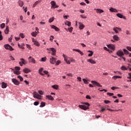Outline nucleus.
I'll return each mask as SVG.
<instances>
[{
    "label": "nucleus",
    "mask_w": 131,
    "mask_h": 131,
    "mask_svg": "<svg viewBox=\"0 0 131 131\" xmlns=\"http://www.w3.org/2000/svg\"><path fill=\"white\" fill-rule=\"evenodd\" d=\"M40 104H41L40 105V108H42V107H45V106H46V103L43 102H41Z\"/></svg>",
    "instance_id": "nucleus-40"
},
{
    "label": "nucleus",
    "mask_w": 131,
    "mask_h": 131,
    "mask_svg": "<svg viewBox=\"0 0 131 131\" xmlns=\"http://www.w3.org/2000/svg\"><path fill=\"white\" fill-rule=\"evenodd\" d=\"M38 93L40 94V95H43V92H42V91L41 90H39L38 91Z\"/></svg>",
    "instance_id": "nucleus-55"
},
{
    "label": "nucleus",
    "mask_w": 131,
    "mask_h": 131,
    "mask_svg": "<svg viewBox=\"0 0 131 131\" xmlns=\"http://www.w3.org/2000/svg\"><path fill=\"white\" fill-rule=\"evenodd\" d=\"M19 36L21 37V38H24V37H25L24 34H23V33L19 34Z\"/></svg>",
    "instance_id": "nucleus-43"
},
{
    "label": "nucleus",
    "mask_w": 131,
    "mask_h": 131,
    "mask_svg": "<svg viewBox=\"0 0 131 131\" xmlns=\"http://www.w3.org/2000/svg\"><path fill=\"white\" fill-rule=\"evenodd\" d=\"M2 89H6V88H7V83L3 82L2 84Z\"/></svg>",
    "instance_id": "nucleus-28"
},
{
    "label": "nucleus",
    "mask_w": 131,
    "mask_h": 131,
    "mask_svg": "<svg viewBox=\"0 0 131 131\" xmlns=\"http://www.w3.org/2000/svg\"><path fill=\"white\" fill-rule=\"evenodd\" d=\"M121 70H127V68H126L124 66H122L121 67Z\"/></svg>",
    "instance_id": "nucleus-45"
},
{
    "label": "nucleus",
    "mask_w": 131,
    "mask_h": 131,
    "mask_svg": "<svg viewBox=\"0 0 131 131\" xmlns=\"http://www.w3.org/2000/svg\"><path fill=\"white\" fill-rule=\"evenodd\" d=\"M47 51H51L52 52V56H56V49H55V48H47Z\"/></svg>",
    "instance_id": "nucleus-5"
},
{
    "label": "nucleus",
    "mask_w": 131,
    "mask_h": 131,
    "mask_svg": "<svg viewBox=\"0 0 131 131\" xmlns=\"http://www.w3.org/2000/svg\"><path fill=\"white\" fill-rule=\"evenodd\" d=\"M91 83H92L94 86H98V88H102V85L96 81H92Z\"/></svg>",
    "instance_id": "nucleus-4"
},
{
    "label": "nucleus",
    "mask_w": 131,
    "mask_h": 131,
    "mask_svg": "<svg viewBox=\"0 0 131 131\" xmlns=\"http://www.w3.org/2000/svg\"><path fill=\"white\" fill-rule=\"evenodd\" d=\"M4 48L5 49H6V50H9V51H14L13 47H12V46H10L9 44H6L4 45Z\"/></svg>",
    "instance_id": "nucleus-6"
},
{
    "label": "nucleus",
    "mask_w": 131,
    "mask_h": 131,
    "mask_svg": "<svg viewBox=\"0 0 131 131\" xmlns=\"http://www.w3.org/2000/svg\"><path fill=\"white\" fill-rule=\"evenodd\" d=\"M18 5L20 7H23V5H24V3L23 1H19L18 2Z\"/></svg>",
    "instance_id": "nucleus-36"
},
{
    "label": "nucleus",
    "mask_w": 131,
    "mask_h": 131,
    "mask_svg": "<svg viewBox=\"0 0 131 131\" xmlns=\"http://www.w3.org/2000/svg\"><path fill=\"white\" fill-rule=\"evenodd\" d=\"M3 35H2V31H0V40H3Z\"/></svg>",
    "instance_id": "nucleus-48"
},
{
    "label": "nucleus",
    "mask_w": 131,
    "mask_h": 131,
    "mask_svg": "<svg viewBox=\"0 0 131 131\" xmlns=\"http://www.w3.org/2000/svg\"><path fill=\"white\" fill-rule=\"evenodd\" d=\"M111 101H109V100H104V102L105 103V104H109V103H111Z\"/></svg>",
    "instance_id": "nucleus-58"
},
{
    "label": "nucleus",
    "mask_w": 131,
    "mask_h": 131,
    "mask_svg": "<svg viewBox=\"0 0 131 131\" xmlns=\"http://www.w3.org/2000/svg\"><path fill=\"white\" fill-rule=\"evenodd\" d=\"M20 38H20V37H15V40H16V41H18V40H20Z\"/></svg>",
    "instance_id": "nucleus-63"
},
{
    "label": "nucleus",
    "mask_w": 131,
    "mask_h": 131,
    "mask_svg": "<svg viewBox=\"0 0 131 131\" xmlns=\"http://www.w3.org/2000/svg\"><path fill=\"white\" fill-rule=\"evenodd\" d=\"M46 98L48 100H51V101H54V97L52 95H46Z\"/></svg>",
    "instance_id": "nucleus-24"
},
{
    "label": "nucleus",
    "mask_w": 131,
    "mask_h": 131,
    "mask_svg": "<svg viewBox=\"0 0 131 131\" xmlns=\"http://www.w3.org/2000/svg\"><path fill=\"white\" fill-rule=\"evenodd\" d=\"M40 3V1H37L35 2L34 4L33 5L32 8H35V7H36V6H37V5H38V4H39Z\"/></svg>",
    "instance_id": "nucleus-27"
},
{
    "label": "nucleus",
    "mask_w": 131,
    "mask_h": 131,
    "mask_svg": "<svg viewBox=\"0 0 131 131\" xmlns=\"http://www.w3.org/2000/svg\"><path fill=\"white\" fill-rule=\"evenodd\" d=\"M17 78H19V79L20 80V81H23V77H22V76L18 75L17 76Z\"/></svg>",
    "instance_id": "nucleus-41"
},
{
    "label": "nucleus",
    "mask_w": 131,
    "mask_h": 131,
    "mask_svg": "<svg viewBox=\"0 0 131 131\" xmlns=\"http://www.w3.org/2000/svg\"><path fill=\"white\" fill-rule=\"evenodd\" d=\"M116 54L117 56H119V57H122V56H124V53L121 50H118Z\"/></svg>",
    "instance_id": "nucleus-10"
},
{
    "label": "nucleus",
    "mask_w": 131,
    "mask_h": 131,
    "mask_svg": "<svg viewBox=\"0 0 131 131\" xmlns=\"http://www.w3.org/2000/svg\"><path fill=\"white\" fill-rule=\"evenodd\" d=\"M117 17L119 18H120V19H124V20H126V17L124 16L123 15H122L121 13H117Z\"/></svg>",
    "instance_id": "nucleus-12"
},
{
    "label": "nucleus",
    "mask_w": 131,
    "mask_h": 131,
    "mask_svg": "<svg viewBox=\"0 0 131 131\" xmlns=\"http://www.w3.org/2000/svg\"><path fill=\"white\" fill-rule=\"evenodd\" d=\"M33 95L34 99H38V100H41V96L37 94V92H34Z\"/></svg>",
    "instance_id": "nucleus-2"
},
{
    "label": "nucleus",
    "mask_w": 131,
    "mask_h": 131,
    "mask_svg": "<svg viewBox=\"0 0 131 131\" xmlns=\"http://www.w3.org/2000/svg\"><path fill=\"white\" fill-rule=\"evenodd\" d=\"M54 19H55V17H54L50 18L49 20V23H52V22H53L54 21Z\"/></svg>",
    "instance_id": "nucleus-37"
},
{
    "label": "nucleus",
    "mask_w": 131,
    "mask_h": 131,
    "mask_svg": "<svg viewBox=\"0 0 131 131\" xmlns=\"http://www.w3.org/2000/svg\"><path fill=\"white\" fill-rule=\"evenodd\" d=\"M10 58L12 61H15V58L12 56H10Z\"/></svg>",
    "instance_id": "nucleus-60"
},
{
    "label": "nucleus",
    "mask_w": 131,
    "mask_h": 131,
    "mask_svg": "<svg viewBox=\"0 0 131 131\" xmlns=\"http://www.w3.org/2000/svg\"><path fill=\"white\" fill-rule=\"evenodd\" d=\"M86 99H88L89 100H91V99H92V98L91 97V96H90V95H86Z\"/></svg>",
    "instance_id": "nucleus-62"
},
{
    "label": "nucleus",
    "mask_w": 131,
    "mask_h": 131,
    "mask_svg": "<svg viewBox=\"0 0 131 131\" xmlns=\"http://www.w3.org/2000/svg\"><path fill=\"white\" fill-rule=\"evenodd\" d=\"M128 75H129V76L127 77V78L128 79H131V73H128Z\"/></svg>",
    "instance_id": "nucleus-50"
},
{
    "label": "nucleus",
    "mask_w": 131,
    "mask_h": 131,
    "mask_svg": "<svg viewBox=\"0 0 131 131\" xmlns=\"http://www.w3.org/2000/svg\"><path fill=\"white\" fill-rule=\"evenodd\" d=\"M31 35L34 36V37H36V35H37V32L36 31L33 32L31 33Z\"/></svg>",
    "instance_id": "nucleus-31"
},
{
    "label": "nucleus",
    "mask_w": 131,
    "mask_h": 131,
    "mask_svg": "<svg viewBox=\"0 0 131 131\" xmlns=\"http://www.w3.org/2000/svg\"><path fill=\"white\" fill-rule=\"evenodd\" d=\"M29 62V63H33V64H35L36 63V61H35V59L33 58V57L30 56L28 58Z\"/></svg>",
    "instance_id": "nucleus-8"
},
{
    "label": "nucleus",
    "mask_w": 131,
    "mask_h": 131,
    "mask_svg": "<svg viewBox=\"0 0 131 131\" xmlns=\"http://www.w3.org/2000/svg\"><path fill=\"white\" fill-rule=\"evenodd\" d=\"M112 78L114 79L115 80L117 79V78H122L121 76H114Z\"/></svg>",
    "instance_id": "nucleus-32"
},
{
    "label": "nucleus",
    "mask_w": 131,
    "mask_h": 131,
    "mask_svg": "<svg viewBox=\"0 0 131 131\" xmlns=\"http://www.w3.org/2000/svg\"><path fill=\"white\" fill-rule=\"evenodd\" d=\"M6 26V24H5V23H2L1 26H0V27L2 29H4V28H5Z\"/></svg>",
    "instance_id": "nucleus-39"
},
{
    "label": "nucleus",
    "mask_w": 131,
    "mask_h": 131,
    "mask_svg": "<svg viewBox=\"0 0 131 131\" xmlns=\"http://www.w3.org/2000/svg\"><path fill=\"white\" fill-rule=\"evenodd\" d=\"M60 64H61V61L58 60V61L56 62L55 65H56V66H58Z\"/></svg>",
    "instance_id": "nucleus-49"
},
{
    "label": "nucleus",
    "mask_w": 131,
    "mask_h": 131,
    "mask_svg": "<svg viewBox=\"0 0 131 131\" xmlns=\"http://www.w3.org/2000/svg\"><path fill=\"white\" fill-rule=\"evenodd\" d=\"M82 104L86 105L88 106L85 105H79V108H80V109H82L83 110H88V109H89V106H90V103H89V102H83Z\"/></svg>",
    "instance_id": "nucleus-1"
},
{
    "label": "nucleus",
    "mask_w": 131,
    "mask_h": 131,
    "mask_svg": "<svg viewBox=\"0 0 131 131\" xmlns=\"http://www.w3.org/2000/svg\"><path fill=\"white\" fill-rule=\"evenodd\" d=\"M69 61H70V62H71L72 63H75V60H74L73 58H70Z\"/></svg>",
    "instance_id": "nucleus-44"
},
{
    "label": "nucleus",
    "mask_w": 131,
    "mask_h": 131,
    "mask_svg": "<svg viewBox=\"0 0 131 131\" xmlns=\"http://www.w3.org/2000/svg\"><path fill=\"white\" fill-rule=\"evenodd\" d=\"M14 74H16L17 75H19V74H21V72L19 71H14Z\"/></svg>",
    "instance_id": "nucleus-38"
},
{
    "label": "nucleus",
    "mask_w": 131,
    "mask_h": 131,
    "mask_svg": "<svg viewBox=\"0 0 131 131\" xmlns=\"http://www.w3.org/2000/svg\"><path fill=\"white\" fill-rule=\"evenodd\" d=\"M54 38H55V37H54V36H50V40L51 41H53Z\"/></svg>",
    "instance_id": "nucleus-52"
},
{
    "label": "nucleus",
    "mask_w": 131,
    "mask_h": 131,
    "mask_svg": "<svg viewBox=\"0 0 131 131\" xmlns=\"http://www.w3.org/2000/svg\"><path fill=\"white\" fill-rule=\"evenodd\" d=\"M107 96H114V94L112 93H107Z\"/></svg>",
    "instance_id": "nucleus-54"
},
{
    "label": "nucleus",
    "mask_w": 131,
    "mask_h": 131,
    "mask_svg": "<svg viewBox=\"0 0 131 131\" xmlns=\"http://www.w3.org/2000/svg\"><path fill=\"white\" fill-rule=\"evenodd\" d=\"M79 29H80V30H82V29H83L84 28V26L81 23H79Z\"/></svg>",
    "instance_id": "nucleus-25"
},
{
    "label": "nucleus",
    "mask_w": 131,
    "mask_h": 131,
    "mask_svg": "<svg viewBox=\"0 0 131 131\" xmlns=\"http://www.w3.org/2000/svg\"><path fill=\"white\" fill-rule=\"evenodd\" d=\"M110 12H114V13H118V11L117 10V9L114 8L113 7H111L110 9Z\"/></svg>",
    "instance_id": "nucleus-20"
},
{
    "label": "nucleus",
    "mask_w": 131,
    "mask_h": 131,
    "mask_svg": "<svg viewBox=\"0 0 131 131\" xmlns=\"http://www.w3.org/2000/svg\"><path fill=\"white\" fill-rule=\"evenodd\" d=\"M103 49L104 50H105V51H106L107 52H110V50L108 49V48H107V47H104Z\"/></svg>",
    "instance_id": "nucleus-56"
},
{
    "label": "nucleus",
    "mask_w": 131,
    "mask_h": 131,
    "mask_svg": "<svg viewBox=\"0 0 131 131\" xmlns=\"http://www.w3.org/2000/svg\"><path fill=\"white\" fill-rule=\"evenodd\" d=\"M87 62L91 63V64H96V61L94 60L93 59H89L87 60Z\"/></svg>",
    "instance_id": "nucleus-23"
},
{
    "label": "nucleus",
    "mask_w": 131,
    "mask_h": 131,
    "mask_svg": "<svg viewBox=\"0 0 131 131\" xmlns=\"http://www.w3.org/2000/svg\"><path fill=\"white\" fill-rule=\"evenodd\" d=\"M10 30H9V26H6V29L4 31L5 34H8Z\"/></svg>",
    "instance_id": "nucleus-26"
},
{
    "label": "nucleus",
    "mask_w": 131,
    "mask_h": 131,
    "mask_svg": "<svg viewBox=\"0 0 131 131\" xmlns=\"http://www.w3.org/2000/svg\"><path fill=\"white\" fill-rule=\"evenodd\" d=\"M73 51L74 52H78V53H79L81 56H83V53L81 52V51H80V50L74 49H73Z\"/></svg>",
    "instance_id": "nucleus-19"
},
{
    "label": "nucleus",
    "mask_w": 131,
    "mask_h": 131,
    "mask_svg": "<svg viewBox=\"0 0 131 131\" xmlns=\"http://www.w3.org/2000/svg\"><path fill=\"white\" fill-rule=\"evenodd\" d=\"M12 38H13V35H11V37L8 39V40L10 42H12Z\"/></svg>",
    "instance_id": "nucleus-46"
},
{
    "label": "nucleus",
    "mask_w": 131,
    "mask_h": 131,
    "mask_svg": "<svg viewBox=\"0 0 131 131\" xmlns=\"http://www.w3.org/2000/svg\"><path fill=\"white\" fill-rule=\"evenodd\" d=\"M113 39H114V40H116V41H119V40H120V38H119V37H118V36L117 35H114L113 37Z\"/></svg>",
    "instance_id": "nucleus-16"
},
{
    "label": "nucleus",
    "mask_w": 131,
    "mask_h": 131,
    "mask_svg": "<svg viewBox=\"0 0 131 131\" xmlns=\"http://www.w3.org/2000/svg\"><path fill=\"white\" fill-rule=\"evenodd\" d=\"M113 30L116 33H119L118 31H121V28L118 27H115L113 28Z\"/></svg>",
    "instance_id": "nucleus-14"
},
{
    "label": "nucleus",
    "mask_w": 131,
    "mask_h": 131,
    "mask_svg": "<svg viewBox=\"0 0 131 131\" xmlns=\"http://www.w3.org/2000/svg\"><path fill=\"white\" fill-rule=\"evenodd\" d=\"M62 57L64 58V60L65 62H66L67 64H70V61L68 60V59H67V57H66V55H65V54H63Z\"/></svg>",
    "instance_id": "nucleus-15"
},
{
    "label": "nucleus",
    "mask_w": 131,
    "mask_h": 131,
    "mask_svg": "<svg viewBox=\"0 0 131 131\" xmlns=\"http://www.w3.org/2000/svg\"><path fill=\"white\" fill-rule=\"evenodd\" d=\"M95 11H96V13H99V14H101V13H104V10L100 9H94Z\"/></svg>",
    "instance_id": "nucleus-22"
},
{
    "label": "nucleus",
    "mask_w": 131,
    "mask_h": 131,
    "mask_svg": "<svg viewBox=\"0 0 131 131\" xmlns=\"http://www.w3.org/2000/svg\"><path fill=\"white\" fill-rule=\"evenodd\" d=\"M52 88H53V89H54V90H58V89H59V86L58 85H53L52 86Z\"/></svg>",
    "instance_id": "nucleus-34"
},
{
    "label": "nucleus",
    "mask_w": 131,
    "mask_h": 131,
    "mask_svg": "<svg viewBox=\"0 0 131 131\" xmlns=\"http://www.w3.org/2000/svg\"><path fill=\"white\" fill-rule=\"evenodd\" d=\"M51 27L52 29H54L55 31H60V29L54 25L51 26Z\"/></svg>",
    "instance_id": "nucleus-18"
},
{
    "label": "nucleus",
    "mask_w": 131,
    "mask_h": 131,
    "mask_svg": "<svg viewBox=\"0 0 131 131\" xmlns=\"http://www.w3.org/2000/svg\"><path fill=\"white\" fill-rule=\"evenodd\" d=\"M123 52L125 55H128V54H129V52L126 49H123Z\"/></svg>",
    "instance_id": "nucleus-35"
},
{
    "label": "nucleus",
    "mask_w": 131,
    "mask_h": 131,
    "mask_svg": "<svg viewBox=\"0 0 131 131\" xmlns=\"http://www.w3.org/2000/svg\"><path fill=\"white\" fill-rule=\"evenodd\" d=\"M32 41L33 42H34V44L35 45V46H36L37 47H39L40 46L39 42H38V41H37V40H35L34 38H32Z\"/></svg>",
    "instance_id": "nucleus-17"
},
{
    "label": "nucleus",
    "mask_w": 131,
    "mask_h": 131,
    "mask_svg": "<svg viewBox=\"0 0 131 131\" xmlns=\"http://www.w3.org/2000/svg\"><path fill=\"white\" fill-rule=\"evenodd\" d=\"M15 69L16 71H19V70H20V67H15Z\"/></svg>",
    "instance_id": "nucleus-59"
},
{
    "label": "nucleus",
    "mask_w": 131,
    "mask_h": 131,
    "mask_svg": "<svg viewBox=\"0 0 131 131\" xmlns=\"http://www.w3.org/2000/svg\"><path fill=\"white\" fill-rule=\"evenodd\" d=\"M57 59L55 58L54 57H51V58H50V62L51 64H55L56 63V60Z\"/></svg>",
    "instance_id": "nucleus-13"
},
{
    "label": "nucleus",
    "mask_w": 131,
    "mask_h": 131,
    "mask_svg": "<svg viewBox=\"0 0 131 131\" xmlns=\"http://www.w3.org/2000/svg\"><path fill=\"white\" fill-rule=\"evenodd\" d=\"M51 9H57V8H59V6L56 5V2L55 1H51Z\"/></svg>",
    "instance_id": "nucleus-3"
},
{
    "label": "nucleus",
    "mask_w": 131,
    "mask_h": 131,
    "mask_svg": "<svg viewBox=\"0 0 131 131\" xmlns=\"http://www.w3.org/2000/svg\"><path fill=\"white\" fill-rule=\"evenodd\" d=\"M126 49H127V50H128V51H129L130 52H131V47H130L127 46Z\"/></svg>",
    "instance_id": "nucleus-61"
},
{
    "label": "nucleus",
    "mask_w": 131,
    "mask_h": 131,
    "mask_svg": "<svg viewBox=\"0 0 131 131\" xmlns=\"http://www.w3.org/2000/svg\"><path fill=\"white\" fill-rule=\"evenodd\" d=\"M68 30L69 32H72V31L73 30V27L69 28Z\"/></svg>",
    "instance_id": "nucleus-51"
},
{
    "label": "nucleus",
    "mask_w": 131,
    "mask_h": 131,
    "mask_svg": "<svg viewBox=\"0 0 131 131\" xmlns=\"http://www.w3.org/2000/svg\"><path fill=\"white\" fill-rule=\"evenodd\" d=\"M64 24L65 25H67L69 27H70V26H71V22L70 21H66L64 23Z\"/></svg>",
    "instance_id": "nucleus-30"
},
{
    "label": "nucleus",
    "mask_w": 131,
    "mask_h": 131,
    "mask_svg": "<svg viewBox=\"0 0 131 131\" xmlns=\"http://www.w3.org/2000/svg\"><path fill=\"white\" fill-rule=\"evenodd\" d=\"M23 72L25 73H29V72H31V71L29 69L25 68V69H24Z\"/></svg>",
    "instance_id": "nucleus-21"
},
{
    "label": "nucleus",
    "mask_w": 131,
    "mask_h": 131,
    "mask_svg": "<svg viewBox=\"0 0 131 131\" xmlns=\"http://www.w3.org/2000/svg\"><path fill=\"white\" fill-rule=\"evenodd\" d=\"M42 71H43V68H40V69L39 70V74H40V75H45L43 73H42Z\"/></svg>",
    "instance_id": "nucleus-29"
},
{
    "label": "nucleus",
    "mask_w": 131,
    "mask_h": 131,
    "mask_svg": "<svg viewBox=\"0 0 131 131\" xmlns=\"http://www.w3.org/2000/svg\"><path fill=\"white\" fill-rule=\"evenodd\" d=\"M88 52V53H90V54H89L88 55L89 57H92V56H93V55L94 54V52H93L91 50H89Z\"/></svg>",
    "instance_id": "nucleus-33"
},
{
    "label": "nucleus",
    "mask_w": 131,
    "mask_h": 131,
    "mask_svg": "<svg viewBox=\"0 0 131 131\" xmlns=\"http://www.w3.org/2000/svg\"><path fill=\"white\" fill-rule=\"evenodd\" d=\"M12 81L15 85H19L20 84V82H19L17 79L15 78H12Z\"/></svg>",
    "instance_id": "nucleus-9"
},
{
    "label": "nucleus",
    "mask_w": 131,
    "mask_h": 131,
    "mask_svg": "<svg viewBox=\"0 0 131 131\" xmlns=\"http://www.w3.org/2000/svg\"><path fill=\"white\" fill-rule=\"evenodd\" d=\"M119 89V87H115V86H113L111 88V90H113V91H114L115 89Z\"/></svg>",
    "instance_id": "nucleus-53"
},
{
    "label": "nucleus",
    "mask_w": 131,
    "mask_h": 131,
    "mask_svg": "<svg viewBox=\"0 0 131 131\" xmlns=\"http://www.w3.org/2000/svg\"><path fill=\"white\" fill-rule=\"evenodd\" d=\"M82 80H83L84 83H85V84L89 83L88 82V80H87L86 79H82Z\"/></svg>",
    "instance_id": "nucleus-57"
},
{
    "label": "nucleus",
    "mask_w": 131,
    "mask_h": 131,
    "mask_svg": "<svg viewBox=\"0 0 131 131\" xmlns=\"http://www.w3.org/2000/svg\"><path fill=\"white\" fill-rule=\"evenodd\" d=\"M107 48L108 49H111V50H112V51H115V46L113 44H110L107 45Z\"/></svg>",
    "instance_id": "nucleus-11"
},
{
    "label": "nucleus",
    "mask_w": 131,
    "mask_h": 131,
    "mask_svg": "<svg viewBox=\"0 0 131 131\" xmlns=\"http://www.w3.org/2000/svg\"><path fill=\"white\" fill-rule=\"evenodd\" d=\"M20 60H21V61L19 62L20 66H23V64L24 65H26V64H27V61H26L24 59L20 58Z\"/></svg>",
    "instance_id": "nucleus-7"
},
{
    "label": "nucleus",
    "mask_w": 131,
    "mask_h": 131,
    "mask_svg": "<svg viewBox=\"0 0 131 131\" xmlns=\"http://www.w3.org/2000/svg\"><path fill=\"white\" fill-rule=\"evenodd\" d=\"M47 61V57H42L41 59V62H46Z\"/></svg>",
    "instance_id": "nucleus-42"
},
{
    "label": "nucleus",
    "mask_w": 131,
    "mask_h": 131,
    "mask_svg": "<svg viewBox=\"0 0 131 131\" xmlns=\"http://www.w3.org/2000/svg\"><path fill=\"white\" fill-rule=\"evenodd\" d=\"M39 102H38V101H35L34 102V105L35 106H37L38 105H39Z\"/></svg>",
    "instance_id": "nucleus-47"
},
{
    "label": "nucleus",
    "mask_w": 131,
    "mask_h": 131,
    "mask_svg": "<svg viewBox=\"0 0 131 131\" xmlns=\"http://www.w3.org/2000/svg\"><path fill=\"white\" fill-rule=\"evenodd\" d=\"M81 18H82L83 19H86V16L84 15H80Z\"/></svg>",
    "instance_id": "nucleus-64"
}]
</instances>
